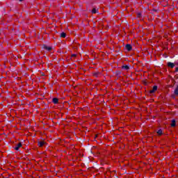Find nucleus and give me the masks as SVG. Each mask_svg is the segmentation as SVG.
Wrapping results in <instances>:
<instances>
[{
    "instance_id": "16",
    "label": "nucleus",
    "mask_w": 178,
    "mask_h": 178,
    "mask_svg": "<svg viewBox=\"0 0 178 178\" xmlns=\"http://www.w3.org/2000/svg\"><path fill=\"white\" fill-rule=\"evenodd\" d=\"M123 69H124L125 70H129L130 67H123Z\"/></svg>"
},
{
    "instance_id": "21",
    "label": "nucleus",
    "mask_w": 178,
    "mask_h": 178,
    "mask_svg": "<svg viewBox=\"0 0 178 178\" xmlns=\"http://www.w3.org/2000/svg\"><path fill=\"white\" fill-rule=\"evenodd\" d=\"M22 1H23V0H19L20 2H22Z\"/></svg>"
},
{
    "instance_id": "12",
    "label": "nucleus",
    "mask_w": 178,
    "mask_h": 178,
    "mask_svg": "<svg viewBox=\"0 0 178 178\" xmlns=\"http://www.w3.org/2000/svg\"><path fill=\"white\" fill-rule=\"evenodd\" d=\"M98 12V9L97 8H93L92 10V13L95 14V13H97Z\"/></svg>"
},
{
    "instance_id": "19",
    "label": "nucleus",
    "mask_w": 178,
    "mask_h": 178,
    "mask_svg": "<svg viewBox=\"0 0 178 178\" xmlns=\"http://www.w3.org/2000/svg\"><path fill=\"white\" fill-rule=\"evenodd\" d=\"M175 72H178V67H176Z\"/></svg>"
},
{
    "instance_id": "15",
    "label": "nucleus",
    "mask_w": 178,
    "mask_h": 178,
    "mask_svg": "<svg viewBox=\"0 0 178 178\" xmlns=\"http://www.w3.org/2000/svg\"><path fill=\"white\" fill-rule=\"evenodd\" d=\"M76 56H77V55H76V54H72V56H71V58H72V59H73L74 58H76Z\"/></svg>"
},
{
    "instance_id": "13",
    "label": "nucleus",
    "mask_w": 178,
    "mask_h": 178,
    "mask_svg": "<svg viewBox=\"0 0 178 178\" xmlns=\"http://www.w3.org/2000/svg\"><path fill=\"white\" fill-rule=\"evenodd\" d=\"M157 134H159V136H162V129H159V130L157 131Z\"/></svg>"
},
{
    "instance_id": "7",
    "label": "nucleus",
    "mask_w": 178,
    "mask_h": 178,
    "mask_svg": "<svg viewBox=\"0 0 178 178\" xmlns=\"http://www.w3.org/2000/svg\"><path fill=\"white\" fill-rule=\"evenodd\" d=\"M168 67H175V64L173 63H168Z\"/></svg>"
},
{
    "instance_id": "4",
    "label": "nucleus",
    "mask_w": 178,
    "mask_h": 178,
    "mask_svg": "<svg viewBox=\"0 0 178 178\" xmlns=\"http://www.w3.org/2000/svg\"><path fill=\"white\" fill-rule=\"evenodd\" d=\"M52 102L53 104H55V105H56V104H58L59 102V99L54 97L53 98Z\"/></svg>"
},
{
    "instance_id": "14",
    "label": "nucleus",
    "mask_w": 178,
    "mask_h": 178,
    "mask_svg": "<svg viewBox=\"0 0 178 178\" xmlns=\"http://www.w3.org/2000/svg\"><path fill=\"white\" fill-rule=\"evenodd\" d=\"M99 74V72H95L94 73V76H95V77H98V75Z\"/></svg>"
},
{
    "instance_id": "9",
    "label": "nucleus",
    "mask_w": 178,
    "mask_h": 178,
    "mask_svg": "<svg viewBox=\"0 0 178 178\" xmlns=\"http://www.w3.org/2000/svg\"><path fill=\"white\" fill-rule=\"evenodd\" d=\"M44 49H47V51H51L52 49V47L49 46H44Z\"/></svg>"
},
{
    "instance_id": "1",
    "label": "nucleus",
    "mask_w": 178,
    "mask_h": 178,
    "mask_svg": "<svg viewBox=\"0 0 178 178\" xmlns=\"http://www.w3.org/2000/svg\"><path fill=\"white\" fill-rule=\"evenodd\" d=\"M156 90H158V86H154L153 89L149 90V94H154Z\"/></svg>"
},
{
    "instance_id": "8",
    "label": "nucleus",
    "mask_w": 178,
    "mask_h": 178,
    "mask_svg": "<svg viewBox=\"0 0 178 178\" xmlns=\"http://www.w3.org/2000/svg\"><path fill=\"white\" fill-rule=\"evenodd\" d=\"M174 94L178 96V86H177L175 90H174Z\"/></svg>"
},
{
    "instance_id": "6",
    "label": "nucleus",
    "mask_w": 178,
    "mask_h": 178,
    "mask_svg": "<svg viewBox=\"0 0 178 178\" xmlns=\"http://www.w3.org/2000/svg\"><path fill=\"white\" fill-rule=\"evenodd\" d=\"M127 51H131L132 49L131 44H127L125 46Z\"/></svg>"
},
{
    "instance_id": "17",
    "label": "nucleus",
    "mask_w": 178,
    "mask_h": 178,
    "mask_svg": "<svg viewBox=\"0 0 178 178\" xmlns=\"http://www.w3.org/2000/svg\"><path fill=\"white\" fill-rule=\"evenodd\" d=\"M122 67H129L128 65H122Z\"/></svg>"
},
{
    "instance_id": "3",
    "label": "nucleus",
    "mask_w": 178,
    "mask_h": 178,
    "mask_svg": "<svg viewBox=\"0 0 178 178\" xmlns=\"http://www.w3.org/2000/svg\"><path fill=\"white\" fill-rule=\"evenodd\" d=\"M22 145V143H18L17 145H15L14 149H15V151H19V149L21 148Z\"/></svg>"
},
{
    "instance_id": "5",
    "label": "nucleus",
    "mask_w": 178,
    "mask_h": 178,
    "mask_svg": "<svg viewBox=\"0 0 178 178\" xmlns=\"http://www.w3.org/2000/svg\"><path fill=\"white\" fill-rule=\"evenodd\" d=\"M170 126L171 127H176V120H172Z\"/></svg>"
},
{
    "instance_id": "20",
    "label": "nucleus",
    "mask_w": 178,
    "mask_h": 178,
    "mask_svg": "<svg viewBox=\"0 0 178 178\" xmlns=\"http://www.w3.org/2000/svg\"><path fill=\"white\" fill-rule=\"evenodd\" d=\"M81 69H82V70H84V68H81Z\"/></svg>"
},
{
    "instance_id": "2",
    "label": "nucleus",
    "mask_w": 178,
    "mask_h": 178,
    "mask_svg": "<svg viewBox=\"0 0 178 178\" xmlns=\"http://www.w3.org/2000/svg\"><path fill=\"white\" fill-rule=\"evenodd\" d=\"M38 147H44L45 145V142L44 140H40L38 142Z\"/></svg>"
},
{
    "instance_id": "18",
    "label": "nucleus",
    "mask_w": 178,
    "mask_h": 178,
    "mask_svg": "<svg viewBox=\"0 0 178 178\" xmlns=\"http://www.w3.org/2000/svg\"><path fill=\"white\" fill-rule=\"evenodd\" d=\"M41 75H42V76H45V74H44V72H42V73H41Z\"/></svg>"
},
{
    "instance_id": "11",
    "label": "nucleus",
    "mask_w": 178,
    "mask_h": 178,
    "mask_svg": "<svg viewBox=\"0 0 178 178\" xmlns=\"http://www.w3.org/2000/svg\"><path fill=\"white\" fill-rule=\"evenodd\" d=\"M121 74H122V72H120V71H119V70L115 71V76H119V75H120Z\"/></svg>"
},
{
    "instance_id": "10",
    "label": "nucleus",
    "mask_w": 178,
    "mask_h": 178,
    "mask_svg": "<svg viewBox=\"0 0 178 178\" xmlns=\"http://www.w3.org/2000/svg\"><path fill=\"white\" fill-rule=\"evenodd\" d=\"M60 37L62 38H66V33L65 32H63L60 33Z\"/></svg>"
}]
</instances>
